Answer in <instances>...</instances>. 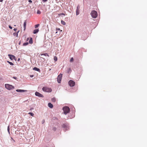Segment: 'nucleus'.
Listing matches in <instances>:
<instances>
[{
	"mask_svg": "<svg viewBox=\"0 0 147 147\" xmlns=\"http://www.w3.org/2000/svg\"><path fill=\"white\" fill-rule=\"evenodd\" d=\"M62 127L63 128L67 127V125L66 124H63L62 125Z\"/></svg>",
	"mask_w": 147,
	"mask_h": 147,
	"instance_id": "a211bd4d",
	"label": "nucleus"
},
{
	"mask_svg": "<svg viewBox=\"0 0 147 147\" xmlns=\"http://www.w3.org/2000/svg\"><path fill=\"white\" fill-rule=\"evenodd\" d=\"M26 20L25 21L24 24V30H25L26 29Z\"/></svg>",
	"mask_w": 147,
	"mask_h": 147,
	"instance_id": "dca6fc26",
	"label": "nucleus"
},
{
	"mask_svg": "<svg viewBox=\"0 0 147 147\" xmlns=\"http://www.w3.org/2000/svg\"><path fill=\"white\" fill-rule=\"evenodd\" d=\"M5 87L6 89L8 90H11L14 88V87L13 86L9 84H5Z\"/></svg>",
	"mask_w": 147,
	"mask_h": 147,
	"instance_id": "7ed1b4c3",
	"label": "nucleus"
},
{
	"mask_svg": "<svg viewBox=\"0 0 147 147\" xmlns=\"http://www.w3.org/2000/svg\"><path fill=\"white\" fill-rule=\"evenodd\" d=\"M42 122H44V121H42Z\"/></svg>",
	"mask_w": 147,
	"mask_h": 147,
	"instance_id": "4c0bfd02",
	"label": "nucleus"
},
{
	"mask_svg": "<svg viewBox=\"0 0 147 147\" xmlns=\"http://www.w3.org/2000/svg\"><path fill=\"white\" fill-rule=\"evenodd\" d=\"M42 89L44 91L47 92H51L52 91V90L50 88L46 87H43Z\"/></svg>",
	"mask_w": 147,
	"mask_h": 147,
	"instance_id": "20e7f679",
	"label": "nucleus"
},
{
	"mask_svg": "<svg viewBox=\"0 0 147 147\" xmlns=\"http://www.w3.org/2000/svg\"><path fill=\"white\" fill-rule=\"evenodd\" d=\"M39 26V24H36V25H35V28H37Z\"/></svg>",
	"mask_w": 147,
	"mask_h": 147,
	"instance_id": "b1692460",
	"label": "nucleus"
},
{
	"mask_svg": "<svg viewBox=\"0 0 147 147\" xmlns=\"http://www.w3.org/2000/svg\"><path fill=\"white\" fill-rule=\"evenodd\" d=\"M69 84L71 87H73L75 86V82L73 80H70L69 82Z\"/></svg>",
	"mask_w": 147,
	"mask_h": 147,
	"instance_id": "423d86ee",
	"label": "nucleus"
},
{
	"mask_svg": "<svg viewBox=\"0 0 147 147\" xmlns=\"http://www.w3.org/2000/svg\"><path fill=\"white\" fill-rule=\"evenodd\" d=\"M37 13L38 14H40L41 12L39 10H38L37 11Z\"/></svg>",
	"mask_w": 147,
	"mask_h": 147,
	"instance_id": "5701e85b",
	"label": "nucleus"
},
{
	"mask_svg": "<svg viewBox=\"0 0 147 147\" xmlns=\"http://www.w3.org/2000/svg\"><path fill=\"white\" fill-rule=\"evenodd\" d=\"M60 30V29H59H59H58V30Z\"/></svg>",
	"mask_w": 147,
	"mask_h": 147,
	"instance_id": "79ce46f5",
	"label": "nucleus"
},
{
	"mask_svg": "<svg viewBox=\"0 0 147 147\" xmlns=\"http://www.w3.org/2000/svg\"><path fill=\"white\" fill-rule=\"evenodd\" d=\"M43 1L45 2L47 1V0H42Z\"/></svg>",
	"mask_w": 147,
	"mask_h": 147,
	"instance_id": "72a5a7b5",
	"label": "nucleus"
},
{
	"mask_svg": "<svg viewBox=\"0 0 147 147\" xmlns=\"http://www.w3.org/2000/svg\"><path fill=\"white\" fill-rule=\"evenodd\" d=\"M61 23L62 24L64 25L65 24V22L63 21H61Z\"/></svg>",
	"mask_w": 147,
	"mask_h": 147,
	"instance_id": "cd10ccee",
	"label": "nucleus"
},
{
	"mask_svg": "<svg viewBox=\"0 0 147 147\" xmlns=\"http://www.w3.org/2000/svg\"><path fill=\"white\" fill-rule=\"evenodd\" d=\"M40 55H41V56H42L43 55H45V56H47L48 57H49V55L47 53H45L41 54Z\"/></svg>",
	"mask_w": 147,
	"mask_h": 147,
	"instance_id": "2eb2a0df",
	"label": "nucleus"
},
{
	"mask_svg": "<svg viewBox=\"0 0 147 147\" xmlns=\"http://www.w3.org/2000/svg\"><path fill=\"white\" fill-rule=\"evenodd\" d=\"M33 76V75H32V76H31V77H32Z\"/></svg>",
	"mask_w": 147,
	"mask_h": 147,
	"instance_id": "a19ab883",
	"label": "nucleus"
},
{
	"mask_svg": "<svg viewBox=\"0 0 147 147\" xmlns=\"http://www.w3.org/2000/svg\"><path fill=\"white\" fill-rule=\"evenodd\" d=\"M62 77V74H60L58 76L57 78V81L59 83H60Z\"/></svg>",
	"mask_w": 147,
	"mask_h": 147,
	"instance_id": "39448f33",
	"label": "nucleus"
},
{
	"mask_svg": "<svg viewBox=\"0 0 147 147\" xmlns=\"http://www.w3.org/2000/svg\"><path fill=\"white\" fill-rule=\"evenodd\" d=\"M29 43L30 44H32L33 43V40L32 38H30L29 40Z\"/></svg>",
	"mask_w": 147,
	"mask_h": 147,
	"instance_id": "f8f14e48",
	"label": "nucleus"
},
{
	"mask_svg": "<svg viewBox=\"0 0 147 147\" xmlns=\"http://www.w3.org/2000/svg\"><path fill=\"white\" fill-rule=\"evenodd\" d=\"M7 62L9 64V63H10V62L9 61H7Z\"/></svg>",
	"mask_w": 147,
	"mask_h": 147,
	"instance_id": "c9c22d12",
	"label": "nucleus"
},
{
	"mask_svg": "<svg viewBox=\"0 0 147 147\" xmlns=\"http://www.w3.org/2000/svg\"><path fill=\"white\" fill-rule=\"evenodd\" d=\"M71 69L70 68L68 69V71H67L69 73V72H71Z\"/></svg>",
	"mask_w": 147,
	"mask_h": 147,
	"instance_id": "a878e982",
	"label": "nucleus"
},
{
	"mask_svg": "<svg viewBox=\"0 0 147 147\" xmlns=\"http://www.w3.org/2000/svg\"><path fill=\"white\" fill-rule=\"evenodd\" d=\"M19 32V31H18L17 33H14L13 34V35L14 36L16 35L17 36L18 35V33Z\"/></svg>",
	"mask_w": 147,
	"mask_h": 147,
	"instance_id": "aec40b11",
	"label": "nucleus"
},
{
	"mask_svg": "<svg viewBox=\"0 0 147 147\" xmlns=\"http://www.w3.org/2000/svg\"><path fill=\"white\" fill-rule=\"evenodd\" d=\"M39 31L38 29H36L34 30L33 32V33L34 34L37 33Z\"/></svg>",
	"mask_w": 147,
	"mask_h": 147,
	"instance_id": "9b49d317",
	"label": "nucleus"
},
{
	"mask_svg": "<svg viewBox=\"0 0 147 147\" xmlns=\"http://www.w3.org/2000/svg\"><path fill=\"white\" fill-rule=\"evenodd\" d=\"M16 91L18 92H24L27 91V90H26L20 89H17L16 90Z\"/></svg>",
	"mask_w": 147,
	"mask_h": 147,
	"instance_id": "9d476101",
	"label": "nucleus"
},
{
	"mask_svg": "<svg viewBox=\"0 0 147 147\" xmlns=\"http://www.w3.org/2000/svg\"><path fill=\"white\" fill-rule=\"evenodd\" d=\"M54 59L55 61H57V58L56 56H55L54 57Z\"/></svg>",
	"mask_w": 147,
	"mask_h": 147,
	"instance_id": "6ab92c4d",
	"label": "nucleus"
},
{
	"mask_svg": "<svg viewBox=\"0 0 147 147\" xmlns=\"http://www.w3.org/2000/svg\"><path fill=\"white\" fill-rule=\"evenodd\" d=\"M51 101L53 102H55L56 101V99L55 98H53L51 99Z\"/></svg>",
	"mask_w": 147,
	"mask_h": 147,
	"instance_id": "f3484780",
	"label": "nucleus"
},
{
	"mask_svg": "<svg viewBox=\"0 0 147 147\" xmlns=\"http://www.w3.org/2000/svg\"><path fill=\"white\" fill-rule=\"evenodd\" d=\"M8 56H9V58L11 60L13 59H15V57L13 55L9 54Z\"/></svg>",
	"mask_w": 147,
	"mask_h": 147,
	"instance_id": "1a4fd4ad",
	"label": "nucleus"
},
{
	"mask_svg": "<svg viewBox=\"0 0 147 147\" xmlns=\"http://www.w3.org/2000/svg\"><path fill=\"white\" fill-rule=\"evenodd\" d=\"M9 28L11 29H12V27H11L9 25Z\"/></svg>",
	"mask_w": 147,
	"mask_h": 147,
	"instance_id": "c756f323",
	"label": "nucleus"
},
{
	"mask_svg": "<svg viewBox=\"0 0 147 147\" xmlns=\"http://www.w3.org/2000/svg\"><path fill=\"white\" fill-rule=\"evenodd\" d=\"M35 94L36 96H38L39 97H43V95L41 94H40L39 92H36L35 93Z\"/></svg>",
	"mask_w": 147,
	"mask_h": 147,
	"instance_id": "0eeeda50",
	"label": "nucleus"
},
{
	"mask_svg": "<svg viewBox=\"0 0 147 147\" xmlns=\"http://www.w3.org/2000/svg\"><path fill=\"white\" fill-rule=\"evenodd\" d=\"M17 30V29L16 28H14V29H13V30L15 31H16Z\"/></svg>",
	"mask_w": 147,
	"mask_h": 147,
	"instance_id": "473e14b6",
	"label": "nucleus"
},
{
	"mask_svg": "<svg viewBox=\"0 0 147 147\" xmlns=\"http://www.w3.org/2000/svg\"><path fill=\"white\" fill-rule=\"evenodd\" d=\"M73 60H74V59H73V58L72 57L70 61L71 62H72L73 61Z\"/></svg>",
	"mask_w": 147,
	"mask_h": 147,
	"instance_id": "bb28decb",
	"label": "nucleus"
},
{
	"mask_svg": "<svg viewBox=\"0 0 147 147\" xmlns=\"http://www.w3.org/2000/svg\"><path fill=\"white\" fill-rule=\"evenodd\" d=\"M42 122H44V121H42Z\"/></svg>",
	"mask_w": 147,
	"mask_h": 147,
	"instance_id": "58836bf2",
	"label": "nucleus"
},
{
	"mask_svg": "<svg viewBox=\"0 0 147 147\" xmlns=\"http://www.w3.org/2000/svg\"><path fill=\"white\" fill-rule=\"evenodd\" d=\"M9 64L11 65H13V64L12 62H10V63H9Z\"/></svg>",
	"mask_w": 147,
	"mask_h": 147,
	"instance_id": "c85d7f7f",
	"label": "nucleus"
},
{
	"mask_svg": "<svg viewBox=\"0 0 147 147\" xmlns=\"http://www.w3.org/2000/svg\"><path fill=\"white\" fill-rule=\"evenodd\" d=\"M64 14L63 13H62V14Z\"/></svg>",
	"mask_w": 147,
	"mask_h": 147,
	"instance_id": "ea45409f",
	"label": "nucleus"
},
{
	"mask_svg": "<svg viewBox=\"0 0 147 147\" xmlns=\"http://www.w3.org/2000/svg\"><path fill=\"white\" fill-rule=\"evenodd\" d=\"M77 9L76 11V15H78L79 14L80 12V6L79 5H78L77 8Z\"/></svg>",
	"mask_w": 147,
	"mask_h": 147,
	"instance_id": "6e6552de",
	"label": "nucleus"
},
{
	"mask_svg": "<svg viewBox=\"0 0 147 147\" xmlns=\"http://www.w3.org/2000/svg\"><path fill=\"white\" fill-rule=\"evenodd\" d=\"M33 69L34 70L36 71H40V70L38 68H37L36 67H34L33 68Z\"/></svg>",
	"mask_w": 147,
	"mask_h": 147,
	"instance_id": "4468645a",
	"label": "nucleus"
},
{
	"mask_svg": "<svg viewBox=\"0 0 147 147\" xmlns=\"http://www.w3.org/2000/svg\"><path fill=\"white\" fill-rule=\"evenodd\" d=\"M28 42H26L24 43H23V46H26V45H28Z\"/></svg>",
	"mask_w": 147,
	"mask_h": 147,
	"instance_id": "412c9836",
	"label": "nucleus"
},
{
	"mask_svg": "<svg viewBox=\"0 0 147 147\" xmlns=\"http://www.w3.org/2000/svg\"><path fill=\"white\" fill-rule=\"evenodd\" d=\"M49 107L51 108H52L53 107V105L51 104V103H48Z\"/></svg>",
	"mask_w": 147,
	"mask_h": 147,
	"instance_id": "ddd939ff",
	"label": "nucleus"
},
{
	"mask_svg": "<svg viewBox=\"0 0 147 147\" xmlns=\"http://www.w3.org/2000/svg\"><path fill=\"white\" fill-rule=\"evenodd\" d=\"M28 39H29V38H27V40H28Z\"/></svg>",
	"mask_w": 147,
	"mask_h": 147,
	"instance_id": "e433bc0d",
	"label": "nucleus"
},
{
	"mask_svg": "<svg viewBox=\"0 0 147 147\" xmlns=\"http://www.w3.org/2000/svg\"><path fill=\"white\" fill-rule=\"evenodd\" d=\"M91 16L93 18H96L97 16V12L95 10L92 11L90 13Z\"/></svg>",
	"mask_w": 147,
	"mask_h": 147,
	"instance_id": "f257e3e1",
	"label": "nucleus"
},
{
	"mask_svg": "<svg viewBox=\"0 0 147 147\" xmlns=\"http://www.w3.org/2000/svg\"><path fill=\"white\" fill-rule=\"evenodd\" d=\"M7 131L9 133V126H8L7 127Z\"/></svg>",
	"mask_w": 147,
	"mask_h": 147,
	"instance_id": "393cba45",
	"label": "nucleus"
},
{
	"mask_svg": "<svg viewBox=\"0 0 147 147\" xmlns=\"http://www.w3.org/2000/svg\"><path fill=\"white\" fill-rule=\"evenodd\" d=\"M13 78L15 79H16L17 78L16 77H13Z\"/></svg>",
	"mask_w": 147,
	"mask_h": 147,
	"instance_id": "2f4dec72",
	"label": "nucleus"
},
{
	"mask_svg": "<svg viewBox=\"0 0 147 147\" xmlns=\"http://www.w3.org/2000/svg\"><path fill=\"white\" fill-rule=\"evenodd\" d=\"M63 110L64 114L66 115L69 112L70 109L69 107H63Z\"/></svg>",
	"mask_w": 147,
	"mask_h": 147,
	"instance_id": "f03ea898",
	"label": "nucleus"
},
{
	"mask_svg": "<svg viewBox=\"0 0 147 147\" xmlns=\"http://www.w3.org/2000/svg\"><path fill=\"white\" fill-rule=\"evenodd\" d=\"M28 2L30 3H31L32 2V1L31 0H28Z\"/></svg>",
	"mask_w": 147,
	"mask_h": 147,
	"instance_id": "7c9ffc66",
	"label": "nucleus"
},
{
	"mask_svg": "<svg viewBox=\"0 0 147 147\" xmlns=\"http://www.w3.org/2000/svg\"><path fill=\"white\" fill-rule=\"evenodd\" d=\"M28 114L32 116H33L34 114L30 112L28 113Z\"/></svg>",
	"mask_w": 147,
	"mask_h": 147,
	"instance_id": "4be33fe9",
	"label": "nucleus"
},
{
	"mask_svg": "<svg viewBox=\"0 0 147 147\" xmlns=\"http://www.w3.org/2000/svg\"><path fill=\"white\" fill-rule=\"evenodd\" d=\"M7 62L9 64V63H10V62L9 61H7Z\"/></svg>",
	"mask_w": 147,
	"mask_h": 147,
	"instance_id": "f704fd0d",
	"label": "nucleus"
}]
</instances>
